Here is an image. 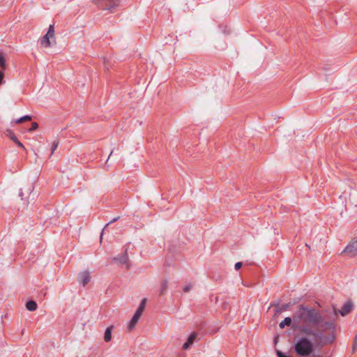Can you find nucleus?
Instances as JSON below:
<instances>
[{
    "label": "nucleus",
    "instance_id": "5701e85b",
    "mask_svg": "<svg viewBox=\"0 0 357 357\" xmlns=\"http://www.w3.org/2000/svg\"><path fill=\"white\" fill-rule=\"evenodd\" d=\"M38 128V124L36 122H33L31 123V126L30 128H29V132H32L35 130H36Z\"/></svg>",
    "mask_w": 357,
    "mask_h": 357
},
{
    "label": "nucleus",
    "instance_id": "ddd939ff",
    "mask_svg": "<svg viewBox=\"0 0 357 357\" xmlns=\"http://www.w3.org/2000/svg\"><path fill=\"white\" fill-rule=\"evenodd\" d=\"M51 37L47 36V35H45L43 36V38L40 39V45L44 47H49L51 46V42H50Z\"/></svg>",
    "mask_w": 357,
    "mask_h": 357
},
{
    "label": "nucleus",
    "instance_id": "a211bd4d",
    "mask_svg": "<svg viewBox=\"0 0 357 357\" xmlns=\"http://www.w3.org/2000/svg\"><path fill=\"white\" fill-rule=\"evenodd\" d=\"M31 116H29V115H25L20 119H18L17 120H16L15 123H21L25 121H31Z\"/></svg>",
    "mask_w": 357,
    "mask_h": 357
},
{
    "label": "nucleus",
    "instance_id": "f3484780",
    "mask_svg": "<svg viewBox=\"0 0 357 357\" xmlns=\"http://www.w3.org/2000/svg\"><path fill=\"white\" fill-rule=\"evenodd\" d=\"M139 318L140 317H137V315H135V314L133 315V317H132L131 320L130 321V323L128 325L129 330L132 329L136 326Z\"/></svg>",
    "mask_w": 357,
    "mask_h": 357
},
{
    "label": "nucleus",
    "instance_id": "a878e982",
    "mask_svg": "<svg viewBox=\"0 0 357 357\" xmlns=\"http://www.w3.org/2000/svg\"><path fill=\"white\" fill-rule=\"evenodd\" d=\"M289 305L290 304L287 303V304H283L282 305V306L280 307V310L281 311H285L287 310L289 307Z\"/></svg>",
    "mask_w": 357,
    "mask_h": 357
},
{
    "label": "nucleus",
    "instance_id": "f257e3e1",
    "mask_svg": "<svg viewBox=\"0 0 357 357\" xmlns=\"http://www.w3.org/2000/svg\"><path fill=\"white\" fill-rule=\"evenodd\" d=\"M294 327L301 326H319L324 324V317L320 312L311 307L303 304L298 306L297 310L293 314Z\"/></svg>",
    "mask_w": 357,
    "mask_h": 357
},
{
    "label": "nucleus",
    "instance_id": "7c9ffc66",
    "mask_svg": "<svg viewBox=\"0 0 357 357\" xmlns=\"http://www.w3.org/2000/svg\"><path fill=\"white\" fill-rule=\"evenodd\" d=\"M4 74L2 71L0 70V84L2 82Z\"/></svg>",
    "mask_w": 357,
    "mask_h": 357
},
{
    "label": "nucleus",
    "instance_id": "6e6552de",
    "mask_svg": "<svg viewBox=\"0 0 357 357\" xmlns=\"http://www.w3.org/2000/svg\"><path fill=\"white\" fill-rule=\"evenodd\" d=\"M33 190V186L32 185H29L26 188H21L20 190L19 196L22 200L25 199L29 197Z\"/></svg>",
    "mask_w": 357,
    "mask_h": 357
},
{
    "label": "nucleus",
    "instance_id": "2f4dec72",
    "mask_svg": "<svg viewBox=\"0 0 357 357\" xmlns=\"http://www.w3.org/2000/svg\"><path fill=\"white\" fill-rule=\"evenodd\" d=\"M142 313L141 312L136 310V312H135V313L134 314H135V315H137V317H141V315H142Z\"/></svg>",
    "mask_w": 357,
    "mask_h": 357
},
{
    "label": "nucleus",
    "instance_id": "7ed1b4c3",
    "mask_svg": "<svg viewBox=\"0 0 357 357\" xmlns=\"http://www.w3.org/2000/svg\"><path fill=\"white\" fill-rule=\"evenodd\" d=\"M294 350L299 356H309L314 351V344L307 337H302L294 344Z\"/></svg>",
    "mask_w": 357,
    "mask_h": 357
},
{
    "label": "nucleus",
    "instance_id": "dca6fc26",
    "mask_svg": "<svg viewBox=\"0 0 357 357\" xmlns=\"http://www.w3.org/2000/svg\"><path fill=\"white\" fill-rule=\"evenodd\" d=\"M168 288V280L167 279H164L162 281L161 287L160 289V295H162L165 293Z\"/></svg>",
    "mask_w": 357,
    "mask_h": 357
},
{
    "label": "nucleus",
    "instance_id": "393cba45",
    "mask_svg": "<svg viewBox=\"0 0 357 357\" xmlns=\"http://www.w3.org/2000/svg\"><path fill=\"white\" fill-rule=\"evenodd\" d=\"M357 350V340H354L352 344V353H354Z\"/></svg>",
    "mask_w": 357,
    "mask_h": 357
},
{
    "label": "nucleus",
    "instance_id": "39448f33",
    "mask_svg": "<svg viewBox=\"0 0 357 357\" xmlns=\"http://www.w3.org/2000/svg\"><path fill=\"white\" fill-rule=\"evenodd\" d=\"M112 261L114 262H118L121 264L126 265V268H130L131 264L128 255V248H125L123 253L121 256L113 257Z\"/></svg>",
    "mask_w": 357,
    "mask_h": 357
},
{
    "label": "nucleus",
    "instance_id": "4be33fe9",
    "mask_svg": "<svg viewBox=\"0 0 357 357\" xmlns=\"http://www.w3.org/2000/svg\"><path fill=\"white\" fill-rule=\"evenodd\" d=\"M59 140L58 139H56L53 142L52 144V154L56 150L57 147H58V145H59Z\"/></svg>",
    "mask_w": 357,
    "mask_h": 357
},
{
    "label": "nucleus",
    "instance_id": "1a4fd4ad",
    "mask_svg": "<svg viewBox=\"0 0 357 357\" xmlns=\"http://www.w3.org/2000/svg\"><path fill=\"white\" fill-rule=\"evenodd\" d=\"M198 333L197 332L192 333L188 338L186 342H185L182 347L183 349H188L190 345H192L195 340L197 339Z\"/></svg>",
    "mask_w": 357,
    "mask_h": 357
},
{
    "label": "nucleus",
    "instance_id": "423d86ee",
    "mask_svg": "<svg viewBox=\"0 0 357 357\" xmlns=\"http://www.w3.org/2000/svg\"><path fill=\"white\" fill-rule=\"evenodd\" d=\"M351 257L357 255V240L351 241L344 250Z\"/></svg>",
    "mask_w": 357,
    "mask_h": 357
},
{
    "label": "nucleus",
    "instance_id": "9d476101",
    "mask_svg": "<svg viewBox=\"0 0 357 357\" xmlns=\"http://www.w3.org/2000/svg\"><path fill=\"white\" fill-rule=\"evenodd\" d=\"M353 304L350 301H347L342 305L340 312L342 316H346L352 310Z\"/></svg>",
    "mask_w": 357,
    "mask_h": 357
},
{
    "label": "nucleus",
    "instance_id": "c756f323",
    "mask_svg": "<svg viewBox=\"0 0 357 357\" xmlns=\"http://www.w3.org/2000/svg\"><path fill=\"white\" fill-rule=\"evenodd\" d=\"M119 218V217H117V218H114L112 220H111L109 222H108L107 224H106V225L105 226V228L103 229H105L109 224L116 221ZM104 230H102L103 231Z\"/></svg>",
    "mask_w": 357,
    "mask_h": 357
},
{
    "label": "nucleus",
    "instance_id": "412c9836",
    "mask_svg": "<svg viewBox=\"0 0 357 357\" xmlns=\"http://www.w3.org/2000/svg\"><path fill=\"white\" fill-rule=\"evenodd\" d=\"M45 35H47V36H50L51 38L54 37V25H52V24L50 25L48 31Z\"/></svg>",
    "mask_w": 357,
    "mask_h": 357
},
{
    "label": "nucleus",
    "instance_id": "2eb2a0df",
    "mask_svg": "<svg viewBox=\"0 0 357 357\" xmlns=\"http://www.w3.org/2000/svg\"><path fill=\"white\" fill-rule=\"evenodd\" d=\"M112 326L107 327L105 330V335H104V340L106 342H108L112 339Z\"/></svg>",
    "mask_w": 357,
    "mask_h": 357
},
{
    "label": "nucleus",
    "instance_id": "473e14b6",
    "mask_svg": "<svg viewBox=\"0 0 357 357\" xmlns=\"http://www.w3.org/2000/svg\"><path fill=\"white\" fill-rule=\"evenodd\" d=\"M112 153H113V151H112L110 152V154H109V158L112 155Z\"/></svg>",
    "mask_w": 357,
    "mask_h": 357
},
{
    "label": "nucleus",
    "instance_id": "bb28decb",
    "mask_svg": "<svg viewBox=\"0 0 357 357\" xmlns=\"http://www.w3.org/2000/svg\"><path fill=\"white\" fill-rule=\"evenodd\" d=\"M324 325L327 328H333L334 327V324L333 322H330V321L324 322Z\"/></svg>",
    "mask_w": 357,
    "mask_h": 357
},
{
    "label": "nucleus",
    "instance_id": "f8f14e48",
    "mask_svg": "<svg viewBox=\"0 0 357 357\" xmlns=\"http://www.w3.org/2000/svg\"><path fill=\"white\" fill-rule=\"evenodd\" d=\"M292 322L294 323L293 317L291 318V317H287L284 318V319L280 323L279 326L280 328H284L285 326H290L292 324Z\"/></svg>",
    "mask_w": 357,
    "mask_h": 357
},
{
    "label": "nucleus",
    "instance_id": "c85d7f7f",
    "mask_svg": "<svg viewBox=\"0 0 357 357\" xmlns=\"http://www.w3.org/2000/svg\"><path fill=\"white\" fill-rule=\"evenodd\" d=\"M191 288V284H188L183 288V291L187 293L190 291Z\"/></svg>",
    "mask_w": 357,
    "mask_h": 357
},
{
    "label": "nucleus",
    "instance_id": "9b49d317",
    "mask_svg": "<svg viewBox=\"0 0 357 357\" xmlns=\"http://www.w3.org/2000/svg\"><path fill=\"white\" fill-rule=\"evenodd\" d=\"M91 280L89 273L87 271L82 272L79 274L80 283L84 287Z\"/></svg>",
    "mask_w": 357,
    "mask_h": 357
},
{
    "label": "nucleus",
    "instance_id": "f03ea898",
    "mask_svg": "<svg viewBox=\"0 0 357 357\" xmlns=\"http://www.w3.org/2000/svg\"><path fill=\"white\" fill-rule=\"evenodd\" d=\"M298 330L301 333L312 337L314 342L318 344H326L327 343H331L333 341V337H328L324 335L323 331L321 330L314 329L309 326H301L298 327Z\"/></svg>",
    "mask_w": 357,
    "mask_h": 357
},
{
    "label": "nucleus",
    "instance_id": "4468645a",
    "mask_svg": "<svg viewBox=\"0 0 357 357\" xmlns=\"http://www.w3.org/2000/svg\"><path fill=\"white\" fill-rule=\"evenodd\" d=\"M37 303L33 300L29 301L26 303V307L29 311H35L37 309Z\"/></svg>",
    "mask_w": 357,
    "mask_h": 357
},
{
    "label": "nucleus",
    "instance_id": "b1692460",
    "mask_svg": "<svg viewBox=\"0 0 357 357\" xmlns=\"http://www.w3.org/2000/svg\"><path fill=\"white\" fill-rule=\"evenodd\" d=\"M276 354H277L278 357H291L290 356H289L279 350L276 351Z\"/></svg>",
    "mask_w": 357,
    "mask_h": 357
},
{
    "label": "nucleus",
    "instance_id": "6ab92c4d",
    "mask_svg": "<svg viewBox=\"0 0 357 357\" xmlns=\"http://www.w3.org/2000/svg\"><path fill=\"white\" fill-rule=\"evenodd\" d=\"M0 66L3 70L6 68V59L3 54L1 53H0Z\"/></svg>",
    "mask_w": 357,
    "mask_h": 357
},
{
    "label": "nucleus",
    "instance_id": "aec40b11",
    "mask_svg": "<svg viewBox=\"0 0 357 357\" xmlns=\"http://www.w3.org/2000/svg\"><path fill=\"white\" fill-rule=\"evenodd\" d=\"M146 302V298H144L143 300H142V301H141L139 305L138 306L137 310L139 311V312H141L142 313L143 311L144 310V308H145Z\"/></svg>",
    "mask_w": 357,
    "mask_h": 357
},
{
    "label": "nucleus",
    "instance_id": "0eeeda50",
    "mask_svg": "<svg viewBox=\"0 0 357 357\" xmlns=\"http://www.w3.org/2000/svg\"><path fill=\"white\" fill-rule=\"evenodd\" d=\"M5 135L9 137L17 146L20 148H24V145L18 140L15 133L10 129H7L5 132Z\"/></svg>",
    "mask_w": 357,
    "mask_h": 357
},
{
    "label": "nucleus",
    "instance_id": "cd10ccee",
    "mask_svg": "<svg viewBox=\"0 0 357 357\" xmlns=\"http://www.w3.org/2000/svg\"><path fill=\"white\" fill-rule=\"evenodd\" d=\"M242 265H243L242 262L238 261V262L236 263L234 268L236 271H238V269H240L241 268Z\"/></svg>",
    "mask_w": 357,
    "mask_h": 357
},
{
    "label": "nucleus",
    "instance_id": "20e7f679",
    "mask_svg": "<svg viewBox=\"0 0 357 357\" xmlns=\"http://www.w3.org/2000/svg\"><path fill=\"white\" fill-rule=\"evenodd\" d=\"M99 9L107 13H114L119 5V0H93Z\"/></svg>",
    "mask_w": 357,
    "mask_h": 357
}]
</instances>
